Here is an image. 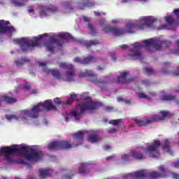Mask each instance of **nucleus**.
<instances>
[{
  "label": "nucleus",
  "mask_w": 179,
  "mask_h": 179,
  "mask_svg": "<svg viewBox=\"0 0 179 179\" xmlns=\"http://www.w3.org/2000/svg\"><path fill=\"white\" fill-rule=\"evenodd\" d=\"M84 22H89V18L87 17H84Z\"/></svg>",
  "instance_id": "50"
},
{
  "label": "nucleus",
  "mask_w": 179,
  "mask_h": 179,
  "mask_svg": "<svg viewBox=\"0 0 179 179\" xmlns=\"http://www.w3.org/2000/svg\"><path fill=\"white\" fill-rule=\"evenodd\" d=\"M117 101H124L126 104H129V103H131L129 100H123L121 97L117 98Z\"/></svg>",
  "instance_id": "39"
},
{
  "label": "nucleus",
  "mask_w": 179,
  "mask_h": 179,
  "mask_svg": "<svg viewBox=\"0 0 179 179\" xmlns=\"http://www.w3.org/2000/svg\"><path fill=\"white\" fill-rule=\"evenodd\" d=\"M56 44H58V40L55 37H51L50 41L45 45V47L50 52H54Z\"/></svg>",
  "instance_id": "13"
},
{
  "label": "nucleus",
  "mask_w": 179,
  "mask_h": 179,
  "mask_svg": "<svg viewBox=\"0 0 179 179\" xmlns=\"http://www.w3.org/2000/svg\"><path fill=\"white\" fill-rule=\"evenodd\" d=\"M110 57H111L113 61H115V59H117V56H116L115 54H114V53H112V54L110 55Z\"/></svg>",
  "instance_id": "43"
},
{
  "label": "nucleus",
  "mask_w": 179,
  "mask_h": 179,
  "mask_svg": "<svg viewBox=\"0 0 179 179\" xmlns=\"http://www.w3.org/2000/svg\"><path fill=\"white\" fill-rule=\"evenodd\" d=\"M176 45H178V50L176 52V54H179V41H176Z\"/></svg>",
  "instance_id": "45"
},
{
  "label": "nucleus",
  "mask_w": 179,
  "mask_h": 179,
  "mask_svg": "<svg viewBox=\"0 0 179 179\" xmlns=\"http://www.w3.org/2000/svg\"><path fill=\"white\" fill-rule=\"evenodd\" d=\"M103 15H106V13H103Z\"/></svg>",
  "instance_id": "64"
},
{
  "label": "nucleus",
  "mask_w": 179,
  "mask_h": 179,
  "mask_svg": "<svg viewBox=\"0 0 179 179\" xmlns=\"http://www.w3.org/2000/svg\"><path fill=\"white\" fill-rule=\"evenodd\" d=\"M24 62H26V59H24L15 61V64H16L17 66H20L22 64H24Z\"/></svg>",
  "instance_id": "35"
},
{
  "label": "nucleus",
  "mask_w": 179,
  "mask_h": 179,
  "mask_svg": "<svg viewBox=\"0 0 179 179\" xmlns=\"http://www.w3.org/2000/svg\"><path fill=\"white\" fill-rule=\"evenodd\" d=\"M112 22H113V23H115V24L118 23V21H117L116 20H113Z\"/></svg>",
  "instance_id": "57"
},
{
  "label": "nucleus",
  "mask_w": 179,
  "mask_h": 179,
  "mask_svg": "<svg viewBox=\"0 0 179 179\" xmlns=\"http://www.w3.org/2000/svg\"><path fill=\"white\" fill-rule=\"evenodd\" d=\"M113 157H114L113 155L109 156V157H106V160H111V159H113Z\"/></svg>",
  "instance_id": "49"
},
{
  "label": "nucleus",
  "mask_w": 179,
  "mask_h": 179,
  "mask_svg": "<svg viewBox=\"0 0 179 179\" xmlns=\"http://www.w3.org/2000/svg\"><path fill=\"white\" fill-rule=\"evenodd\" d=\"M40 14L39 15L41 17H47V16H50L52 12H57V8L53 6H40Z\"/></svg>",
  "instance_id": "11"
},
{
  "label": "nucleus",
  "mask_w": 179,
  "mask_h": 179,
  "mask_svg": "<svg viewBox=\"0 0 179 179\" xmlns=\"http://www.w3.org/2000/svg\"><path fill=\"white\" fill-rule=\"evenodd\" d=\"M103 69H103L101 67H98V71H103Z\"/></svg>",
  "instance_id": "58"
},
{
  "label": "nucleus",
  "mask_w": 179,
  "mask_h": 179,
  "mask_svg": "<svg viewBox=\"0 0 179 179\" xmlns=\"http://www.w3.org/2000/svg\"><path fill=\"white\" fill-rule=\"evenodd\" d=\"M122 160H124V161L129 160V156L124 155L122 156Z\"/></svg>",
  "instance_id": "42"
},
{
  "label": "nucleus",
  "mask_w": 179,
  "mask_h": 179,
  "mask_svg": "<svg viewBox=\"0 0 179 179\" xmlns=\"http://www.w3.org/2000/svg\"><path fill=\"white\" fill-rule=\"evenodd\" d=\"M171 44L169 41H162L159 38H151L143 41V45L136 42L131 45L129 55L132 59H142V52L141 48L145 47L149 50L151 47L155 50H163L167 48Z\"/></svg>",
  "instance_id": "3"
},
{
  "label": "nucleus",
  "mask_w": 179,
  "mask_h": 179,
  "mask_svg": "<svg viewBox=\"0 0 179 179\" xmlns=\"http://www.w3.org/2000/svg\"><path fill=\"white\" fill-rule=\"evenodd\" d=\"M79 78H85L86 76H90V80L96 85L97 86H103L106 83H108V78L103 77V78H98L97 76L93 73L91 70H87L84 73H80L78 74Z\"/></svg>",
  "instance_id": "9"
},
{
  "label": "nucleus",
  "mask_w": 179,
  "mask_h": 179,
  "mask_svg": "<svg viewBox=\"0 0 179 179\" xmlns=\"http://www.w3.org/2000/svg\"><path fill=\"white\" fill-rule=\"evenodd\" d=\"M78 172L80 173V174H82V176L87 174V173H89V169H87V165H86L85 164H81L78 168Z\"/></svg>",
  "instance_id": "18"
},
{
  "label": "nucleus",
  "mask_w": 179,
  "mask_h": 179,
  "mask_svg": "<svg viewBox=\"0 0 179 179\" xmlns=\"http://www.w3.org/2000/svg\"><path fill=\"white\" fill-rule=\"evenodd\" d=\"M59 66L62 69H68L69 71L73 69V66L72 64H66L65 62H62Z\"/></svg>",
  "instance_id": "23"
},
{
  "label": "nucleus",
  "mask_w": 179,
  "mask_h": 179,
  "mask_svg": "<svg viewBox=\"0 0 179 179\" xmlns=\"http://www.w3.org/2000/svg\"><path fill=\"white\" fill-rule=\"evenodd\" d=\"M85 131H78L73 134V139L75 142H78L77 144H71L69 141H54L49 144L48 149L50 150H58L59 149H71V148H75L82 145L83 142V136H85Z\"/></svg>",
  "instance_id": "5"
},
{
  "label": "nucleus",
  "mask_w": 179,
  "mask_h": 179,
  "mask_svg": "<svg viewBox=\"0 0 179 179\" xmlns=\"http://www.w3.org/2000/svg\"><path fill=\"white\" fill-rule=\"evenodd\" d=\"M155 22L153 17H141L139 18V22L135 23L129 22L126 25L127 31L118 28H111L106 27L103 28L105 33H113L115 36H121L125 33H134V29L136 27L138 29H144L145 26H152Z\"/></svg>",
  "instance_id": "4"
},
{
  "label": "nucleus",
  "mask_w": 179,
  "mask_h": 179,
  "mask_svg": "<svg viewBox=\"0 0 179 179\" xmlns=\"http://www.w3.org/2000/svg\"><path fill=\"white\" fill-rule=\"evenodd\" d=\"M138 97H139V99H145V100H148V101H150L152 100V97L145 94V93L143 92H139L138 94Z\"/></svg>",
  "instance_id": "28"
},
{
  "label": "nucleus",
  "mask_w": 179,
  "mask_h": 179,
  "mask_svg": "<svg viewBox=\"0 0 179 179\" xmlns=\"http://www.w3.org/2000/svg\"><path fill=\"white\" fill-rule=\"evenodd\" d=\"M88 27L90 29V30H92L93 29V25L92 24H88Z\"/></svg>",
  "instance_id": "51"
},
{
  "label": "nucleus",
  "mask_w": 179,
  "mask_h": 179,
  "mask_svg": "<svg viewBox=\"0 0 179 179\" xmlns=\"http://www.w3.org/2000/svg\"><path fill=\"white\" fill-rule=\"evenodd\" d=\"M3 100L4 101H7V103H16V101H17V100L15 98H10L9 96H8L6 94H5L3 96Z\"/></svg>",
  "instance_id": "27"
},
{
  "label": "nucleus",
  "mask_w": 179,
  "mask_h": 179,
  "mask_svg": "<svg viewBox=\"0 0 179 179\" xmlns=\"http://www.w3.org/2000/svg\"><path fill=\"white\" fill-rule=\"evenodd\" d=\"M59 38H62L63 40H66L67 41H69V40L72 39V36L69 33H61L58 35Z\"/></svg>",
  "instance_id": "21"
},
{
  "label": "nucleus",
  "mask_w": 179,
  "mask_h": 179,
  "mask_svg": "<svg viewBox=\"0 0 179 179\" xmlns=\"http://www.w3.org/2000/svg\"><path fill=\"white\" fill-rule=\"evenodd\" d=\"M164 148L165 150H166L167 153H169V155H173V151H171L170 149V141H169V140L165 141Z\"/></svg>",
  "instance_id": "26"
},
{
  "label": "nucleus",
  "mask_w": 179,
  "mask_h": 179,
  "mask_svg": "<svg viewBox=\"0 0 179 179\" xmlns=\"http://www.w3.org/2000/svg\"><path fill=\"white\" fill-rule=\"evenodd\" d=\"M123 50H125V48H127L128 46L127 45H123L121 46Z\"/></svg>",
  "instance_id": "53"
},
{
  "label": "nucleus",
  "mask_w": 179,
  "mask_h": 179,
  "mask_svg": "<svg viewBox=\"0 0 179 179\" xmlns=\"http://www.w3.org/2000/svg\"><path fill=\"white\" fill-rule=\"evenodd\" d=\"M19 145H14L12 147H6L0 148V155H3L7 162L13 161V154L20 153L27 159V160H32L37 162L41 159L43 152L41 151L34 149L33 147H29L26 145H22L21 148Z\"/></svg>",
  "instance_id": "1"
},
{
  "label": "nucleus",
  "mask_w": 179,
  "mask_h": 179,
  "mask_svg": "<svg viewBox=\"0 0 179 179\" xmlns=\"http://www.w3.org/2000/svg\"><path fill=\"white\" fill-rule=\"evenodd\" d=\"M171 115L170 113L167 111H161L159 113V116L156 115H153L151 117H143V119H134V121L138 127H148L149 124H152V122H156V121H161L162 120H164V118H167V117H170Z\"/></svg>",
  "instance_id": "7"
},
{
  "label": "nucleus",
  "mask_w": 179,
  "mask_h": 179,
  "mask_svg": "<svg viewBox=\"0 0 179 179\" xmlns=\"http://www.w3.org/2000/svg\"><path fill=\"white\" fill-rule=\"evenodd\" d=\"M150 96H155V93H151Z\"/></svg>",
  "instance_id": "59"
},
{
  "label": "nucleus",
  "mask_w": 179,
  "mask_h": 179,
  "mask_svg": "<svg viewBox=\"0 0 179 179\" xmlns=\"http://www.w3.org/2000/svg\"><path fill=\"white\" fill-rule=\"evenodd\" d=\"M159 146H160V142L159 141H155L154 143L148 145L147 149L143 148V150H144L145 154L150 157H155V159H157V157L160 156L159 151H157Z\"/></svg>",
  "instance_id": "10"
},
{
  "label": "nucleus",
  "mask_w": 179,
  "mask_h": 179,
  "mask_svg": "<svg viewBox=\"0 0 179 179\" xmlns=\"http://www.w3.org/2000/svg\"><path fill=\"white\" fill-rule=\"evenodd\" d=\"M165 19L168 24L165 26L164 29H171L174 27V26H176V21L173 20L171 17L168 16V17H166Z\"/></svg>",
  "instance_id": "16"
},
{
  "label": "nucleus",
  "mask_w": 179,
  "mask_h": 179,
  "mask_svg": "<svg viewBox=\"0 0 179 179\" xmlns=\"http://www.w3.org/2000/svg\"><path fill=\"white\" fill-rule=\"evenodd\" d=\"M51 173H52V171L49 169H41L39 171L41 178H45L48 176H51Z\"/></svg>",
  "instance_id": "19"
},
{
  "label": "nucleus",
  "mask_w": 179,
  "mask_h": 179,
  "mask_svg": "<svg viewBox=\"0 0 179 179\" xmlns=\"http://www.w3.org/2000/svg\"><path fill=\"white\" fill-rule=\"evenodd\" d=\"M108 132L109 134H114L115 132V129H111L110 130H108Z\"/></svg>",
  "instance_id": "46"
},
{
  "label": "nucleus",
  "mask_w": 179,
  "mask_h": 179,
  "mask_svg": "<svg viewBox=\"0 0 179 179\" xmlns=\"http://www.w3.org/2000/svg\"><path fill=\"white\" fill-rule=\"evenodd\" d=\"M94 108H96V103L92 102V99L87 98L84 103H80L76 109L66 114L65 121L66 122H69V118L80 120V117L85 114V111L94 110Z\"/></svg>",
  "instance_id": "6"
},
{
  "label": "nucleus",
  "mask_w": 179,
  "mask_h": 179,
  "mask_svg": "<svg viewBox=\"0 0 179 179\" xmlns=\"http://www.w3.org/2000/svg\"><path fill=\"white\" fill-rule=\"evenodd\" d=\"M75 78V71L73 69L69 70L66 73V76H64V80L66 82H72Z\"/></svg>",
  "instance_id": "15"
},
{
  "label": "nucleus",
  "mask_w": 179,
  "mask_h": 179,
  "mask_svg": "<svg viewBox=\"0 0 179 179\" xmlns=\"http://www.w3.org/2000/svg\"><path fill=\"white\" fill-rule=\"evenodd\" d=\"M169 66H170V63H169V62L164 63L163 69H162V73H169V70H166V69Z\"/></svg>",
  "instance_id": "30"
},
{
  "label": "nucleus",
  "mask_w": 179,
  "mask_h": 179,
  "mask_svg": "<svg viewBox=\"0 0 179 179\" xmlns=\"http://www.w3.org/2000/svg\"><path fill=\"white\" fill-rule=\"evenodd\" d=\"M13 31H15V28L10 27L9 22L0 20V33H12Z\"/></svg>",
  "instance_id": "12"
},
{
  "label": "nucleus",
  "mask_w": 179,
  "mask_h": 179,
  "mask_svg": "<svg viewBox=\"0 0 179 179\" xmlns=\"http://www.w3.org/2000/svg\"><path fill=\"white\" fill-rule=\"evenodd\" d=\"M87 6H90V5H87Z\"/></svg>",
  "instance_id": "63"
},
{
  "label": "nucleus",
  "mask_w": 179,
  "mask_h": 179,
  "mask_svg": "<svg viewBox=\"0 0 179 179\" xmlns=\"http://www.w3.org/2000/svg\"><path fill=\"white\" fill-rule=\"evenodd\" d=\"M21 86H22V89H24V90H29V89H30V85H29L26 82L22 83Z\"/></svg>",
  "instance_id": "33"
},
{
  "label": "nucleus",
  "mask_w": 179,
  "mask_h": 179,
  "mask_svg": "<svg viewBox=\"0 0 179 179\" xmlns=\"http://www.w3.org/2000/svg\"><path fill=\"white\" fill-rule=\"evenodd\" d=\"M75 100V95H71V97L70 98V99H69L66 104H72L73 101Z\"/></svg>",
  "instance_id": "37"
},
{
  "label": "nucleus",
  "mask_w": 179,
  "mask_h": 179,
  "mask_svg": "<svg viewBox=\"0 0 179 179\" xmlns=\"http://www.w3.org/2000/svg\"><path fill=\"white\" fill-rule=\"evenodd\" d=\"M100 24H101V26H102L103 24L101 22Z\"/></svg>",
  "instance_id": "62"
},
{
  "label": "nucleus",
  "mask_w": 179,
  "mask_h": 179,
  "mask_svg": "<svg viewBox=\"0 0 179 179\" xmlns=\"http://www.w3.org/2000/svg\"><path fill=\"white\" fill-rule=\"evenodd\" d=\"M131 155L134 159H142L146 158V157L143 156V155L138 151H131Z\"/></svg>",
  "instance_id": "22"
},
{
  "label": "nucleus",
  "mask_w": 179,
  "mask_h": 179,
  "mask_svg": "<svg viewBox=\"0 0 179 179\" xmlns=\"http://www.w3.org/2000/svg\"><path fill=\"white\" fill-rule=\"evenodd\" d=\"M28 12H29V13H31L34 12V10H33V8H31V9L28 10Z\"/></svg>",
  "instance_id": "55"
},
{
  "label": "nucleus",
  "mask_w": 179,
  "mask_h": 179,
  "mask_svg": "<svg viewBox=\"0 0 179 179\" xmlns=\"http://www.w3.org/2000/svg\"><path fill=\"white\" fill-rule=\"evenodd\" d=\"M163 100H176V96L173 95H165L162 97Z\"/></svg>",
  "instance_id": "31"
},
{
  "label": "nucleus",
  "mask_w": 179,
  "mask_h": 179,
  "mask_svg": "<svg viewBox=\"0 0 179 179\" xmlns=\"http://www.w3.org/2000/svg\"><path fill=\"white\" fill-rule=\"evenodd\" d=\"M44 110H55V106L52 104V101L46 100L44 103H38L37 106L32 107L31 111L28 110H22L20 116L16 115H6V118L8 121H23L29 122V118H37L40 111Z\"/></svg>",
  "instance_id": "2"
},
{
  "label": "nucleus",
  "mask_w": 179,
  "mask_h": 179,
  "mask_svg": "<svg viewBox=\"0 0 179 179\" xmlns=\"http://www.w3.org/2000/svg\"><path fill=\"white\" fill-rule=\"evenodd\" d=\"M88 141L92 143H96V142H99V141H100V137H99V135H97L96 132L92 131V133L90 134Z\"/></svg>",
  "instance_id": "17"
},
{
  "label": "nucleus",
  "mask_w": 179,
  "mask_h": 179,
  "mask_svg": "<svg viewBox=\"0 0 179 179\" xmlns=\"http://www.w3.org/2000/svg\"><path fill=\"white\" fill-rule=\"evenodd\" d=\"M106 111H108L109 113H111L112 111H114V108L111 107V106H106L105 108Z\"/></svg>",
  "instance_id": "38"
},
{
  "label": "nucleus",
  "mask_w": 179,
  "mask_h": 179,
  "mask_svg": "<svg viewBox=\"0 0 179 179\" xmlns=\"http://www.w3.org/2000/svg\"><path fill=\"white\" fill-rule=\"evenodd\" d=\"M176 92L179 93V89H176Z\"/></svg>",
  "instance_id": "60"
},
{
  "label": "nucleus",
  "mask_w": 179,
  "mask_h": 179,
  "mask_svg": "<svg viewBox=\"0 0 179 179\" xmlns=\"http://www.w3.org/2000/svg\"><path fill=\"white\" fill-rule=\"evenodd\" d=\"M174 167H179V161L174 164Z\"/></svg>",
  "instance_id": "54"
},
{
  "label": "nucleus",
  "mask_w": 179,
  "mask_h": 179,
  "mask_svg": "<svg viewBox=\"0 0 179 179\" xmlns=\"http://www.w3.org/2000/svg\"><path fill=\"white\" fill-rule=\"evenodd\" d=\"M52 76H55V78H58L59 76V71L58 70H52Z\"/></svg>",
  "instance_id": "34"
},
{
  "label": "nucleus",
  "mask_w": 179,
  "mask_h": 179,
  "mask_svg": "<svg viewBox=\"0 0 179 179\" xmlns=\"http://www.w3.org/2000/svg\"><path fill=\"white\" fill-rule=\"evenodd\" d=\"M177 102H178V103L179 104V99H178Z\"/></svg>",
  "instance_id": "61"
},
{
  "label": "nucleus",
  "mask_w": 179,
  "mask_h": 179,
  "mask_svg": "<svg viewBox=\"0 0 179 179\" xmlns=\"http://www.w3.org/2000/svg\"><path fill=\"white\" fill-rule=\"evenodd\" d=\"M93 62V57H89L85 59H82L80 57H76L74 59V62H78V64H83V65H86L87 64H90V62Z\"/></svg>",
  "instance_id": "14"
},
{
  "label": "nucleus",
  "mask_w": 179,
  "mask_h": 179,
  "mask_svg": "<svg viewBox=\"0 0 179 179\" xmlns=\"http://www.w3.org/2000/svg\"><path fill=\"white\" fill-rule=\"evenodd\" d=\"M43 73H45V75H52V69H49L48 68H43Z\"/></svg>",
  "instance_id": "32"
},
{
  "label": "nucleus",
  "mask_w": 179,
  "mask_h": 179,
  "mask_svg": "<svg viewBox=\"0 0 179 179\" xmlns=\"http://www.w3.org/2000/svg\"><path fill=\"white\" fill-rule=\"evenodd\" d=\"M100 43L99 42V41H84V45L85 47H92V45H97V44H99Z\"/></svg>",
  "instance_id": "25"
},
{
  "label": "nucleus",
  "mask_w": 179,
  "mask_h": 179,
  "mask_svg": "<svg viewBox=\"0 0 179 179\" xmlns=\"http://www.w3.org/2000/svg\"><path fill=\"white\" fill-rule=\"evenodd\" d=\"M38 65H39L40 68H43L47 65V62H39Z\"/></svg>",
  "instance_id": "40"
},
{
  "label": "nucleus",
  "mask_w": 179,
  "mask_h": 179,
  "mask_svg": "<svg viewBox=\"0 0 179 179\" xmlns=\"http://www.w3.org/2000/svg\"><path fill=\"white\" fill-rule=\"evenodd\" d=\"M143 83L144 84V85H145V86H148V85H149V80H144V81H143Z\"/></svg>",
  "instance_id": "48"
},
{
  "label": "nucleus",
  "mask_w": 179,
  "mask_h": 179,
  "mask_svg": "<svg viewBox=\"0 0 179 179\" xmlns=\"http://www.w3.org/2000/svg\"><path fill=\"white\" fill-rule=\"evenodd\" d=\"M103 149L105 150H108V149H111V147H110V145H105L103 146Z\"/></svg>",
  "instance_id": "47"
},
{
  "label": "nucleus",
  "mask_w": 179,
  "mask_h": 179,
  "mask_svg": "<svg viewBox=\"0 0 179 179\" xmlns=\"http://www.w3.org/2000/svg\"><path fill=\"white\" fill-rule=\"evenodd\" d=\"M44 36H47V34L43 35H39L38 38H35V41H31L27 38H16L14 40L15 43L19 44L21 50L22 51H29V50H31V48H34V47H37L38 44H40L41 38H43Z\"/></svg>",
  "instance_id": "8"
},
{
  "label": "nucleus",
  "mask_w": 179,
  "mask_h": 179,
  "mask_svg": "<svg viewBox=\"0 0 179 179\" xmlns=\"http://www.w3.org/2000/svg\"><path fill=\"white\" fill-rule=\"evenodd\" d=\"M54 101L55 103V104H62V101H61V99H59V98H55L54 99Z\"/></svg>",
  "instance_id": "41"
},
{
  "label": "nucleus",
  "mask_w": 179,
  "mask_h": 179,
  "mask_svg": "<svg viewBox=\"0 0 179 179\" xmlns=\"http://www.w3.org/2000/svg\"><path fill=\"white\" fill-rule=\"evenodd\" d=\"M121 122V120H110L109 122V124H112V125H118Z\"/></svg>",
  "instance_id": "36"
},
{
  "label": "nucleus",
  "mask_w": 179,
  "mask_h": 179,
  "mask_svg": "<svg viewBox=\"0 0 179 179\" xmlns=\"http://www.w3.org/2000/svg\"><path fill=\"white\" fill-rule=\"evenodd\" d=\"M36 93H37V92L36 91V90H32L31 91V94H36Z\"/></svg>",
  "instance_id": "52"
},
{
  "label": "nucleus",
  "mask_w": 179,
  "mask_h": 179,
  "mask_svg": "<svg viewBox=\"0 0 179 179\" xmlns=\"http://www.w3.org/2000/svg\"><path fill=\"white\" fill-rule=\"evenodd\" d=\"M144 72L146 75H153V73H155V70L151 67H145L144 68Z\"/></svg>",
  "instance_id": "29"
},
{
  "label": "nucleus",
  "mask_w": 179,
  "mask_h": 179,
  "mask_svg": "<svg viewBox=\"0 0 179 179\" xmlns=\"http://www.w3.org/2000/svg\"><path fill=\"white\" fill-rule=\"evenodd\" d=\"M26 2V0H12L11 3L14 6H23Z\"/></svg>",
  "instance_id": "24"
},
{
  "label": "nucleus",
  "mask_w": 179,
  "mask_h": 179,
  "mask_svg": "<svg viewBox=\"0 0 179 179\" xmlns=\"http://www.w3.org/2000/svg\"><path fill=\"white\" fill-rule=\"evenodd\" d=\"M172 177H173V178L178 179L179 178V176L178 173H172Z\"/></svg>",
  "instance_id": "44"
},
{
  "label": "nucleus",
  "mask_w": 179,
  "mask_h": 179,
  "mask_svg": "<svg viewBox=\"0 0 179 179\" xmlns=\"http://www.w3.org/2000/svg\"><path fill=\"white\" fill-rule=\"evenodd\" d=\"M127 76H128V73L122 72L120 76L117 78V82H120V83H127V82H128V80H127Z\"/></svg>",
  "instance_id": "20"
},
{
  "label": "nucleus",
  "mask_w": 179,
  "mask_h": 179,
  "mask_svg": "<svg viewBox=\"0 0 179 179\" xmlns=\"http://www.w3.org/2000/svg\"><path fill=\"white\" fill-rule=\"evenodd\" d=\"M94 15H95V16H100V13L95 11Z\"/></svg>",
  "instance_id": "56"
}]
</instances>
